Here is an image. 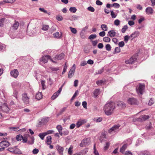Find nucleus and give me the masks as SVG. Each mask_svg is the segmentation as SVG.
<instances>
[{
    "mask_svg": "<svg viewBox=\"0 0 155 155\" xmlns=\"http://www.w3.org/2000/svg\"><path fill=\"white\" fill-rule=\"evenodd\" d=\"M46 135V134L45 132L43 133H40L39 136L42 140L44 139V137Z\"/></svg>",
    "mask_w": 155,
    "mask_h": 155,
    "instance_id": "nucleus-34",
    "label": "nucleus"
},
{
    "mask_svg": "<svg viewBox=\"0 0 155 155\" xmlns=\"http://www.w3.org/2000/svg\"><path fill=\"white\" fill-rule=\"evenodd\" d=\"M94 153L95 155H100L98 151L96 150L95 144H94Z\"/></svg>",
    "mask_w": 155,
    "mask_h": 155,
    "instance_id": "nucleus-45",
    "label": "nucleus"
},
{
    "mask_svg": "<svg viewBox=\"0 0 155 155\" xmlns=\"http://www.w3.org/2000/svg\"><path fill=\"white\" fill-rule=\"evenodd\" d=\"M128 28V26L127 25H125L121 29V31L122 33H125L126 30Z\"/></svg>",
    "mask_w": 155,
    "mask_h": 155,
    "instance_id": "nucleus-38",
    "label": "nucleus"
},
{
    "mask_svg": "<svg viewBox=\"0 0 155 155\" xmlns=\"http://www.w3.org/2000/svg\"><path fill=\"white\" fill-rule=\"evenodd\" d=\"M124 41H121L120 42L118 43V45L119 47H122L124 45Z\"/></svg>",
    "mask_w": 155,
    "mask_h": 155,
    "instance_id": "nucleus-58",
    "label": "nucleus"
},
{
    "mask_svg": "<svg viewBox=\"0 0 155 155\" xmlns=\"http://www.w3.org/2000/svg\"><path fill=\"white\" fill-rule=\"evenodd\" d=\"M23 136L21 135H19L16 136V139L18 141H20L23 138Z\"/></svg>",
    "mask_w": 155,
    "mask_h": 155,
    "instance_id": "nucleus-43",
    "label": "nucleus"
},
{
    "mask_svg": "<svg viewBox=\"0 0 155 155\" xmlns=\"http://www.w3.org/2000/svg\"><path fill=\"white\" fill-rule=\"evenodd\" d=\"M117 106L120 109H124L126 107V104L121 101H119L117 102Z\"/></svg>",
    "mask_w": 155,
    "mask_h": 155,
    "instance_id": "nucleus-14",
    "label": "nucleus"
},
{
    "mask_svg": "<svg viewBox=\"0 0 155 155\" xmlns=\"http://www.w3.org/2000/svg\"><path fill=\"white\" fill-rule=\"evenodd\" d=\"M111 16L113 18H115L116 16V15H115L113 11H111Z\"/></svg>",
    "mask_w": 155,
    "mask_h": 155,
    "instance_id": "nucleus-63",
    "label": "nucleus"
},
{
    "mask_svg": "<svg viewBox=\"0 0 155 155\" xmlns=\"http://www.w3.org/2000/svg\"><path fill=\"white\" fill-rule=\"evenodd\" d=\"M149 118V116L148 115H141L140 116L138 119V120L141 122L144 121L147 119H148Z\"/></svg>",
    "mask_w": 155,
    "mask_h": 155,
    "instance_id": "nucleus-15",
    "label": "nucleus"
},
{
    "mask_svg": "<svg viewBox=\"0 0 155 155\" xmlns=\"http://www.w3.org/2000/svg\"><path fill=\"white\" fill-rule=\"evenodd\" d=\"M69 10L71 12L74 13L76 12L77 9L75 7H71L70 8Z\"/></svg>",
    "mask_w": 155,
    "mask_h": 155,
    "instance_id": "nucleus-37",
    "label": "nucleus"
},
{
    "mask_svg": "<svg viewBox=\"0 0 155 155\" xmlns=\"http://www.w3.org/2000/svg\"><path fill=\"white\" fill-rule=\"evenodd\" d=\"M106 33L104 31H102L99 33V35L101 37H103L105 35Z\"/></svg>",
    "mask_w": 155,
    "mask_h": 155,
    "instance_id": "nucleus-61",
    "label": "nucleus"
},
{
    "mask_svg": "<svg viewBox=\"0 0 155 155\" xmlns=\"http://www.w3.org/2000/svg\"><path fill=\"white\" fill-rule=\"evenodd\" d=\"M56 128L58 130V132L61 131L62 130V127L61 125H58Z\"/></svg>",
    "mask_w": 155,
    "mask_h": 155,
    "instance_id": "nucleus-47",
    "label": "nucleus"
},
{
    "mask_svg": "<svg viewBox=\"0 0 155 155\" xmlns=\"http://www.w3.org/2000/svg\"><path fill=\"white\" fill-rule=\"evenodd\" d=\"M128 145L127 143L124 144V145L122 146V147L120 148V152L124 154L125 152H124L125 150L127 147Z\"/></svg>",
    "mask_w": 155,
    "mask_h": 155,
    "instance_id": "nucleus-17",
    "label": "nucleus"
},
{
    "mask_svg": "<svg viewBox=\"0 0 155 155\" xmlns=\"http://www.w3.org/2000/svg\"><path fill=\"white\" fill-rule=\"evenodd\" d=\"M125 155H133L132 153L130 151H127L124 154Z\"/></svg>",
    "mask_w": 155,
    "mask_h": 155,
    "instance_id": "nucleus-54",
    "label": "nucleus"
},
{
    "mask_svg": "<svg viewBox=\"0 0 155 155\" xmlns=\"http://www.w3.org/2000/svg\"><path fill=\"white\" fill-rule=\"evenodd\" d=\"M56 148L60 154H63L64 150L63 147L60 146L59 145H57L56 146Z\"/></svg>",
    "mask_w": 155,
    "mask_h": 155,
    "instance_id": "nucleus-20",
    "label": "nucleus"
},
{
    "mask_svg": "<svg viewBox=\"0 0 155 155\" xmlns=\"http://www.w3.org/2000/svg\"><path fill=\"white\" fill-rule=\"evenodd\" d=\"M75 69V65L74 64L72 67V68L70 70L68 75L69 78H71L74 75Z\"/></svg>",
    "mask_w": 155,
    "mask_h": 155,
    "instance_id": "nucleus-8",
    "label": "nucleus"
},
{
    "mask_svg": "<svg viewBox=\"0 0 155 155\" xmlns=\"http://www.w3.org/2000/svg\"><path fill=\"white\" fill-rule=\"evenodd\" d=\"M145 12L148 15H152L153 13V10L151 7H148L146 8Z\"/></svg>",
    "mask_w": 155,
    "mask_h": 155,
    "instance_id": "nucleus-13",
    "label": "nucleus"
},
{
    "mask_svg": "<svg viewBox=\"0 0 155 155\" xmlns=\"http://www.w3.org/2000/svg\"><path fill=\"white\" fill-rule=\"evenodd\" d=\"M120 126V125L114 126L108 130V133L110 134H112L116 132Z\"/></svg>",
    "mask_w": 155,
    "mask_h": 155,
    "instance_id": "nucleus-6",
    "label": "nucleus"
},
{
    "mask_svg": "<svg viewBox=\"0 0 155 155\" xmlns=\"http://www.w3.org/2000/svg\"><path fill=\"white\" fill-rule=\"evenodd\" d=\"M150 153L147 151H144L143 152H140L138 154V155H150Z\"/></svg>",
    "mask_w": 155,
    "mask_h": 155,
    "instance_id": "nucleus-27",
    "label": "nucleus"
},
{
    "mask_svg": "<svg viewBox=\"0 0 155 155\" xmlns=\"http://www.w3.org/2000/svg\"><path fill=\"white\" fill-rule=\"evenodd\" d=\"M50 69L52 71H56L59 70V68L50 67Z\"/></svg>",
    "mask_w": 155,
    "mask_h": 155,
    "instance_id": "nucleus-44",
    "label": "nucleus"
},
{
    "mask_svg": "<svg viewBox=\"0 0 155 155\" xmlns=\"http://www.w3.org/2000/svg\"><path fill=\"white\" fill-rule=\"evenodd\" d=\"M105 48L107 50L110 51L111 50V47L110 44H108L105 46Z\"/></svg>",
    "mask_w": 155,
    "mask_h": 155,
    "instance_id": "nucleus-42",
    "label": "nucleus"
},
{
    "mask_svg": "<svg viewBox=\"0 0 155 155\" xmlns=\"http://www.w3.org/2000/svg\"><path fill=\"white\" fill-rule=\"evenodd\" d=\"M15 1V0H4L5 2L10 3H13Z\"/></svg>",
    "mask_w": 155,
    "mask_h": 155,
    "instance_id": "nucleus-52",
    "label": "nucleus"
},
{
    "mask_svg": "<svg viewBox=\"0 0 155 155\" xmlns=\"http://www.w3.org/2000/svg\"><path fill=\"white\" fill-rule=\"evenodd\" d=\"M145 85L143 84H140L136 87V91L138 94H142L144 89Z\"/></svg>",
    "mask_w": 155,
    "mask_h": 155,
    "instance_id": "nucleus-4",
    "label": "nucleus"
},
{
    "mask_svg": "<svg viewBox=\"0 0 155 155\" xmlns=\"http://www.w3.org/2000/svg\"><path fill=\"white\" fill-rule=\"evenodd\" d=\"M87 64V62L86 61H83L81 62L80 65L81 66H84L86 65Z\"/></svg>",
    "mask_w": 155,
    "mask_h": 155,
    "instance_id": "nucleus-64",
    "label": "nucleus"
},
{
    "mask_svg": "<svg viewBox=\"0 0 155 155\" xmlns=\"http://www.w3.org/2000/svg\"><path fill=\"white\" fill-rule=\"evenodd\" d=\"M14 153L15 154H21L22 153L19 149H17L15 147V151L14 152Z\"/></svg>",
    "mask_w": 155,
    "mask_h": 155,
    "instance_id": "nucleus-32",
    "label": "nucleus"
},
{
    "mask_svg": "<svg viewBox=\"0 0 155 155\" xmlns=\"http://www.w3.org/2000/svg\"><path fill=\"white\" fill-rule=\"evenodd\" d=\"M64 56V54L63 53H61L58 55H57L54 58V60H61L63 59Z\"/></svg>",
    "mask_w": 155,
    "mask_h": 155,
    "instance_id": "nucleus-18",
    "label": "nucleus"
},
{
    "mask_svg": "<svg viewBox=\"0 0 155 155\" xmlns=\"http://www.w3.org/2000/svg\"><path fill=\"white\" fill-rule=\"evenodd\" d=\"M22 100L24 103L26 105L30 104V96L28 95L27 93H25L22 95Z\"/></svg>",
    "mask_w": 155,
    "mask_h": 155,
    "instance_id": "nucleus-3",
    "label": "nucleus"
},
{
    "mask_svg": "<svg viewBox=\"0 0 155 155\" xmlns=\"http://www.w3.org/2000/svg\"><path fill=\"white\" fill-rule=\"evenodd\" d=\"M120 47H117L115 48V52L116 53H118L120 52Z\"/></svg>",
    "mask_w": 155,
    "mask_h": 155,
    "instance_id": "nucleus-59",
    "label": "nucleus"
},
{
    "mask_svg": "<svg viewBox=\"0 0 155 155\" xmlns=\"http://www.w3.org/2000/svg\"><path fill=\"white\" fill-rule=\"evenodd\" d=\"M111 6L114 7L116 8H119L120 5L119 4L115 3L113 4Z\"/></svg>",
    "mask_w": 155,
    "mask_h": 155,
    "instance_id": "nucleus-53",
    "label": "nucleus"
},
{
    "mask_svg": "<svg viewBox=\"0 0 155 155\" xmlns=\"http://www.w3.org/2000/svg\"><path fill=\"white\" fill-rule=\"evenodd\" d=\"M87 9L88 11H89L92 12H94L95 11L94 8L91 6H90L88 7Z\"/></svg>",
    "mask_w": 155,
    "mask_h": 155,
    "instance_id": "nucleus-48",
    "label": "nucleus"
},
{
    "mask_svg": "<svg viewBox=\"0 0 155 155\" xmlns=\"http://www.w3.org/2000/svg\"><path fill=\"white\" fill-rule=\"evenodd\" d=\"M116 35V32L114 30H111L109 31L108 32L107 35L111 37H114Z\"/></svg>",
    "mask_w": 155,
    "mask_h": 155,
    "instance_id": "nucleus-19",
    "label": "nucleus"
},
{
    "mask_svg": "<svg viewBox=\"0 0 155 155\" xmlns=\"http://www.w3.org/2000/svg\"><path fill=\"white\" fill-rule=\"evenodd\" d=\"M106 135L105 132L103 133L102 134H101V136L100 137V140L101 141V142H102L103 140V139H102V138L104 139H106Z\"/></svg>",
    "mask_w": 155,
    "mask_h": 155,
    "instance_id": "nucleus-26",
    "label": "nucleus"
},
{
    "mask_svg": "<svg viewBox=\"0 0 155 155\" xmlns=\"http://www.w3.org/2000/svg\"><path fill=\"white\" fill-rule=\"evenodd\" d=\"M116 108V106L114 103L109 102L104 105L103 110L106 115L109 116L114 113Z\"/></svg>",
    "mask_w": 155,
    "mask_h": 155,
    "instance_id": "nucleus-1",
    "label": "nucleus"
},
{
    "mask_svg": "<svg viewBox=\"0 0 155 155\" xmlns=\"http://www.w3.org/2000/svg\"><path fill=\"white\" fill-rule=\"evenodd\" d=\"M10 74L13 77L16 78L19 75V72L17 69H15L10 72Z\"/></svg>",
    "mask_w": 155,
    "mask_h": 155,
    "instance_id": "nucleus-11",
    "label": "nucleus"
},
{
    "mask_svg": "<svg viewBox=\"0 0 155 155\" xmlns=\"http://www.w3.org/2000/svg\"><path fill=\"white\" fill-rule=\"evenodd\" d=\"M110 144V143L107 142L106 143V145L104 147V149L105 150H107Z\"/></svg>",
    "mask_w": 155,
    "mask_h": 155,
    "instance_id": "nucleus-57",
    "label": "nucleus"
},
{
    "mask_svg": "<svg viewBox=\"0 0 155 155\" xmlns=\"http://www.w3.org/2000/svg\"><path fill=\"white\" fill-rule=\"evenodd\" d=\"M51 58V57L48 55L44 56L41 58L40 61L44 63H46L48 62V59H50Z\"/></svg>",
    "mask_w": 155,
    "mask_h": 155,
    "instance_id": "nucleus-12",
    "label": "nucleus"
},
{
    "mask_svg": "<svg viewBox=\"0 0 155 155\" xmlns=\"http://www.w3.org/2000/svg\"><path fill=\"white\" fill-rule=\"evenodd\" d=\"M87 120H79L76 124V126L77 127H79L82 125L86 122Z\"/></svg>",
    "mask_w": 155,
    "mask_h": 155,
    "instance_id": "nucleus-16",
    "label": "nucleus"
},
{
    "mask_svg": "<svg viewBox=\"0 0 155 155\" xmlns=\"http://www.w3.org/2000/svg\"><path fill=\"white\" fill-rule=\"evenodd\" d=\"M120 21L118 19L115 20L114 21V24L117 26H118L120 25Z\"/></svg>",
    "mask_w": 155,
    "mask_h": 155,
    "instance_id": "nucleus-50",
    "label": "nucleus"
},
{
    "mask_svg": "<svg viewBox=\"0 0 155 155\" xmlns=\"http://www.w3.org/2000/svg\"><path fill=\"white\" fill-rule=\"evenodd\" d=\"M79 94L78 91L77 90L74 94V95L71 98V100H73L75 97L77 96Z\"/></svg>",
    "mask_w": 155,
    "mask_h": 155,
    "instance_id": "nucleus-39",
    "label": "nucleus"
},
{
    "mask_svg": "<svg viewBox=\"0 0 155 155\" xmlns=\"http://www.w3.org/2000/svg\"><path fill=\"white\" fill-rule=\"evenodd\" d=\"M41 86L42 87V89L44 90L45 89V81H41Z\"/></svg>",
    "mask_w": 155,
    "mask_h": 155,
    "instance_id": "nucleus-62",
    "label": "nucleus"
},
{
    "mask_svg": "<svg viewBox=\"0 0 155 155\" xmlns=\"http://www.w3.org/2000/svg\"><path fill=\"white\" fill-rule=\"evenodd\" d=\"M151 123L150 122L149 124H147L146 126V128L147 129H150L152 127V126L151 125Z\"/></svg>",
    "mask_w": 155,
    "mask_h": 155,
    "instance_id": "nucleus-46",
    "label": "nucleus"
},
{
    "mask_svg": "<svg viewBox=\"0 0 155 155\" xmlns=\"http://www.w3.org/2000/svg\"><path fill=\"white\" fill-rule=\"evenodd\" d=\"M19 26V23L18 22L16 21H15L12 26V28L14 30H16L17 29Z\"/></svg>",
    "mask_w": 155,
    "mask_h": 155,
    "instance_id": "nucleus-21",
    "label": "nucleus"
},
{
    "mask_svg": "<svg viewBox=\"0 0 155 155\" xmlns=\"http://www.w3.org/2000/svg\"><path fill=\"white\" fill-rule=\"evenodd\" d=\"M59 95V94L56 92L52 96L51 98L52 100H54Z\"/></svg>",
    "mask_w": 155,
    "mask_h": 155,
    "instance_id": "nucleus-36",
    "label": "nucleus"
},
{
    "mask_svg": "<svg viewBox=\"0 0 155 155\" xmlns=\"http://www.w3.org/2000/svg\"><path fill=\"white\" fill-rule=\"evenodd\" d=\"M94 94L95 96L97 97L100 94V90L98 89H96L94 92Z\"/></svg>",
    "mask_w": 155,
    "mask_h": 155,
    "instance_id": "nucleus-29",
    "label": "nucleus"
},
{
    "mask_svg": "<svg viewBox=\"0 0 155 155\" xmlns=\"http://www.w3.org/2000/svg\"><path fill=\"white\" fill-rule=\"evenodd\" d=\"M70 28L71 32L74 34H76L77 33V30L76 28H73L71 27H70Z\"/></svg>",
    "mask_w": 155,
    "mask_h": 155,
    "instance_id": "nucleus-40",
    "label": "nucleus"
},
{
    "mask_svg": "<svg viewBox=\"0 0 155 155\" xmlns=\"http://www.w3.org/2000/svg\"><path fill=\"white\" fill-rule=\"evenodd\" d=\"M130 38V36L127 35H126L124 37V40L126 42H127Z\"/></svg>",
    "mask_w": 155,
    "mask_h": 155,
    "instance_id": "nucleus-49",
    "label": "nucleus"
},
{
    "mask_svg": "<svg viewBox=\"0 0 155 155\" xmlns=\"http://www.w3.org/2000/svg\"><path fill=\"white\" fill-rule=\"evenodd\" d=\"M52 138L50 136H48L46 137V142L47 144H50L52 143Z\"/></svg>",
    "mask_w": 155,
    "mask_h": 155,
    "instance_id": "nucleus-24",
    "label": "nucleus"
},
{
    "mask_svg": "<svg viewBox=\"0 0 155 155\" xmlns=\"http://www.w3.org/2000/svg\"><path fill=\"white\" fill-rule=\"evenodd\" d=\"M49 28V27L48 25H43L41 29L44 31H47Z\"/></svg>",
    "mask_w": 155,
    "mask_h": 155,
    "instance_id": "nucleus-30",
    "label": "nucleus"
},
{
    "mask_svg": "<svg viewBox=\"0 0 155 155\" xmlns=\"http://www.w3.org/2000/svg\"><path fill=\"white\" fill-rule=\"evenodd\" d=\"M136 60V57L134 56H133L129 60L126 61L125 62L126 64H132Z\"/></svg>",
    "mask_w": 155,
    "mask_h": 155,
    "instance_id": "nucleus-10",
    "label": "nucleus"
},
{
    "mask_svg": "<svg viewBox=\"0 0 155 155\" xmlns=\"http://www.w3.org/2000/svg\"><path fill=\"white\" fill-rule=\"evenodd\" d=\"M101 28L104 31H107L108 28L107 25L105 24H102L101 26Z\"/></svg>",
    "mask_w": 155,
    "mask_h": 155,
    "instance_id": "nucleus-28",
    "label": "nucleus"
},
{
    "mask_svg": "<svg viewBox=\"0 0 155 155\" xmlns=\"http://www.w3.org/2000/svg\"><path fill=\"white\" fill-rule=\"evenodd\" d=\"M15 147L13 148L11 147L7 149V150L10 152L14 153L15 151Z\"/></svg>",
    "mask_w": 155,
    "mask_h": 155,
    "instance_id": "nucleus-41",
    "label": "nucleus"
},
{
    "mask_svg": "<svg viewBox=\"0 0 155 155\" xmlns=\"http://www.w3.org/2000/svg\"><path fill=\"white\" fill-rule=\"evenodd\" d=\"M56 19L58 21H61L63 19L62 17L61 16L58 15L56 17Z\"/></svg>",
    "mask_w": 155,
    "mask_h": 155,
    "instance_id": "nucleus-56",
    "label": "nucleus"
},
{
    "mask_svg": "<svg viewBox=\"0 0 155 155\" xmlns=\"http://www.w3.org/2000/svg\"><path fill=\"white\" fill-rule=\"evenodd\" d=\"M154 101L153 98H151L149 100V102L148 103V105H151L153 104L154 103Z\"/></svg>",
    "mask_w": 155,
    "mask_h": 155,
    "instance_id": "nucleus-60",
    "label": "nucleus"
},
{
    "mask_svg": "<svg viewBox=\"0 0 155 155\" xmlns=\"http://www.w3.org/2000/svg\"><path fill=\"white\" fill-rule=\"evenodd\" d=\"M103 41L106 42H109L110 41V39L108 37H104L103 38Z\"/></svg>",
    "mask_w": 155,
    "mask_h": 155,
    "instance_id": "nucleus-33",
    "label": "nucleus"
},
{
    "mask_svg": "<svg viewBox=\"0 0 155 155\" xmlns=\"http://www.w3.org/2000/svg\"><path fill=\"white\" fill-rule=\"evenodd\" d=\"M10 145V143L9 142L6 140H4L0 142V147H1L6 148Z\"/></svg>",
    "mask_w": 155,
    "mask_h": 155,
    "instance_id": "nucleus-9",
    "label": "nucleus"
},
{
    "mask_svg": "<svg viewBox=\"0 0 155 155\" xmlns=\"http://www.w3.org/2000/svg\"><path fill=\"white\" fill-rule=\"evenodd\" d=\"M139 34V32L138 31H135L134 33H133L130 36V37L132 38V39L137 37L138 36Z\"/></svg>",
    "mask_w": 155,
    "mask_h": 155,
    "instance_id": "nucleus-22",
    "label": "nucleus"
},
{
    "mask_svg": "<svg viewBox=\"0 0 155 155\" xmlns=\"http://www.w3.org/2000/svg\"><path fill=\"white\" fill-rule=\"evenodd\" d=\"M39 152L37 148H35L33 150L32 153L34 154H37Z\"/></svg>",
    "mask_w": 155,
    "mask_h": 155,
    "instance_id": "nucleus-51",
    "label": "nucleus"
},
{
    "mask_svg": "<svg viewBox=\"0 0 155 155\" xmlns=\"http://www.w3.org/2000/svg\"><path fill=\"white\" fill-rule=\"evenodd\" d=\"M97 35L96 34H92L90 35L88 37V39L90 40H93L96 38Z\"/></svg>",
    "mask_w": 155,
    "mask_h": 155,
    "instance_id": "nucleus-35",
    "label": "nucleus"
},
{
    "mask_svg": "<svg viewBox=\"0 0 155 155\" xmlns=\"http://www.w3.org/2000/svg\"><path fill=\"white\" fill-rule=\"evenodd\" d=\"M73 146L72 145L70 146L68 151V154L69 155H71L72 154Z\"/></svg>",
    "mask_w": 155,
    "mask_h": 155,
    "instance_id": "nucleus-31",
    "label": "nucleus"
},
{
    "mask_svg": "<svg viewBox=\"0 0 155 155\" xmlns=\"http://www.w3.org/2000/svg\"><path fill=\"white\" fill-rule=\"evenodd\" d=\"M104 83V81L102 80L97 81L96 82V84L98 85H101Z\"/></svg>",
    "mask_w": 155,
    "mask_h": 155,
    "instance_id": "nucleus-55",
    "label": "nucleus"
},
{
    "mask_svg": "<svg viewBox=\"0 0 155 155\" xmlns=\"http://www.w3.org/2000/svg\"><path fill=\"white\" fill-rule=\"evenodd\" d=\"M90 143V139L89 138H86L83 139L81 143L80 144V145L81 147L86 146Z\"/></svg>",
    "mask_w": 155,
    "mask_h": 155,
    "instance_id": "nucleus-7",
    "label": "nucleus"
},
{
    "mask_svg": "<svg viewBox=\"0 0 155 155\" xmlns=\"http://www.w3.org/2000/svg\"><path fill=\"white\" fill-rule=\"evenodd\" d=\"M54 37L56 38H61V35H60L59 33L58 32H56L53 34Z\"/></svg>",
    "mask_w": 155,
    "mask_h": 155,
    "instance_id": "nucleus-25",
    "label": "nucleus"
},
{
    "mask_svg": "<svg viewBox=\"0 0 155 155\" xmlns=\"http://www.w3.org/2000/svg\"><path fill=\"white\" fill-rule=\"evenodd\" d=\"M0 110L3 112L8 113L10 111V109L6 103H2L0 102Z\"/></svg>",
    "mask_w": 155,
    "mask_h": 155,
    "instance_id": "nucleus-2",
    "label": "nucleus"
},
{
    "mask_svg": "<svg viewBox=\"0 0 155 155\" xmlns=\"http://www.w3.org/2000/svg\"><path fill=\"white\" fill-rule=\"evenodd\" d=\"M42 95L41 92H38L36 95V98L38 100H39L42 98Z\"/></svg>",
    "mask_w": 155,
    "mask_h": 155,
    "instance_id": "nucleus-23",
    "label": "nucleus"
},
{
    "mask_svg": "<svg viewBox=\"0 0 155 155\" xmlns=\"http://www.w3.org/2000/svg\"><path fill=\"white\" fill-rule=\"evenodd\" d=\"M127 103L131 105H136L138 104L137 100L134 97L128 98L127 99Z\"/></svg>",
    "mask_w": 155,
    "mask_h": 155,
    "instance_id": "nucleus-5",
    "label": "nucleus"
}]
</instances>
